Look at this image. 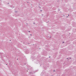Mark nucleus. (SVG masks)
Returning <instances> with one entry per match:
<instances>
[{"mask_svg": "<svg viewBox=\"0 0 76 76\" xmlns=\"http://www.w3.org/2000/svg\"><path fill=\"white\" fill-rule=\"evenodd\" d=\"M49 58H50V56H49Z\"/></svg>", "mask_w": 76, "mask_h": 76, "instance_id": "nucleus-5", "label": "nucleus"}, {"mask_svg": "<svg viewBox=\"0 0 76 76\" xmlns=\"http://www.w3.org/2000/svg\"><path fill=\"white\" fill-rule=\"evenodd\" d=\"M28 32H30V31H28Z\"/></svg>", "mask_w": 76, "mask_h": 76, "instance_id": "nucleus-3", "label": "nucleus"}, {"mask_svg": "<svg viewBox=\"0 0 76 76\" xmlns=\"http://www.w3.org/2000/svg\"><path fill=\"white\" fill-rule=\"evenodd\" d=\"M70 59H71V58H70Z\"/></svg>", "mask_w": 76, "mask_h": 76, "instance_id": "nucleus-10", "label": "nucleus"}, {"mask_svg": "<svg viewBox=\"0 0 76 76\" xmlns=\"http://www.w3.org/2000/svg\"><path fill=\"white\" fill-rule=\"evenodd\" d=\"M66 18H68V16H66Z\"/></svg>", "mask_w": 76, "mask_h": 76, "instance_id": "nucleus-2", "label": "nucleus"}, {"mask_svg": "<svg viewBox=\"0 0 76 76\" xmlns=\"http://www.w3.org/2000/svg\"><path fill=\"white\" fill-rule=\"evenodd\" d=\"M68 16H69V15H68Z\"/></svg>", "mask_w": 76, "mask_h": 76, "instance_id": "nucleus-8", "label": "nucleus"}, {"mask_svg": "<svg viewBox=\"0 0 76 76\" xmlns=\"http://www.w3.org/2000/svg\"><path fill=\"white\" fill-rule=\"evenodd\" d=\"M31 35H32V34H31Z\"/></svg>", "mask_w": 76, "mask_h": 76, "instance_id": "nucleus-9", "label": "nucleus"}, {"mask_svg": "<svg viewBox=\"0 0 76 76\" xmlns=\"http://www.w3.org/2000/svg\"><path fill=\"white\" fill-rule=\"evenodd\" d=\"M15 12H17V11H15Z\"/></svg>", "mask_w": 76, "mask_h": 76, "instance_id": "nucleus-6", "label": "nucleus"}, {"mask_svg": "<svg viewBox=\"0 0 76 76\" xmlns=\"http://www.w3.org/2000/svg\"><path fill=\"white\" fill-rule=\"evenodd\" d=\"M40 11H41V12H42V10H40Z\"/></svg>", "mask_w": 76, "mask_h": 76, "instance_id": "nucleus-1", "label": "nucleus"}, {"mask_svg": "<svg viewBox=\"0 0 76 76\" xmlns=\"http://www.w3.org/2000/svg\"><path fill=\"white\" fill-rule=\"evenodd\" d=\"M67 59H68V58H67Z\"/></svg>", "mask_w": 76, "mask_h": 76, "instance_id": "nucleus-11", "label": "nucleus"}, {"mask_svg": "<svg viewBox=\"0 0 76 76\" xmlns=\"http://www.w3.org/2000/svg\"><path fill=\"white\" fill-rule=\"evenodd\" d=\"M53 72H55V70H54V71H53Z\"/></svg>", "mask_w": 76, "mask_h": 76, "instance_id": "nucleus-7", "label": "nucleus"}, {"mask_svg": "<svg viewBox=\"0 0 76 76\" xmlns=\"http://www.w3.org/2000/svg\"><path fill=\"white\" fill-rule=\"evenodd\" d=\"M64 43V42H62L63 44V43Z\"/></svg>", "mask_w": 76, "mask_h": 76, "instance_id": "nucleus-4", "label": "nucleus"}]
</instances>
